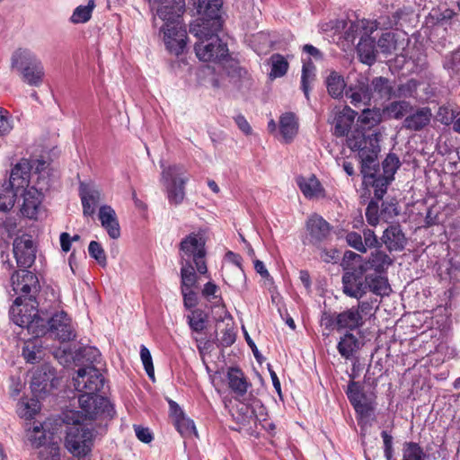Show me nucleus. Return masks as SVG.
<instances>
[{"label": "nucleus", "instance_id": "ddd939ff", "mask_svg": "<svg viewBox=\"0 0 460 460\" xmlns=\"http://www.w3.org/2000/svg\"><path fill=\"white\" fill-rule=\"evenodd\" d=\"M49 331L55 339L66 342L75 338V329L71 318L65 311L54 314L46 321V332Z\"/></svg>", "mask_w": 460, "mask_h": 460}, {"label": "nucleus", "instance_id": "de8ad7c7", "mask_svg": "<svg viewBox=\"0 0 460 460\" xmlns=\"http://www.w3.org/2000/svg\"><path fill=\"white\" fill-rule=\"evenodd\" d=\"M39 398H31L27 402H22L18 409V413L22 418L24 419H32L40 411V405L39 402Z\"/></svg>", "mask_w": 460, "mask_h": 460}, {"label": "nucleus", "instance_id": "393cba45", "mask_svg": "<svg viewBox=\"0 0 460 460\" xmlns=\"http://www.w3.org/2000/svg\"><path fill=\"white\" fill-rule=\"evenodd\" d=\"M31 166L28 161L18 163L11 172L8 187L18 191L19 189L28 186Z\"/></svg>", "mask_w": 460, "mask_h": 460}, {"label": "nucleus", "instance_id": "680f3d73", "mask_svg": "<svg viewBox=\"0 0 460 460\" xmlns=\"http://www.w3.org/2000/svg\"><path fill=\"white\" fill-rule=\"evenodd\" d=\"M140 358L148 377L155 381V369L152 356L149 349L145 345L140 346Z\"/></svg>", "mask_w": 460, "mask_h": 460}, {"label": "nucleus", "instance_id": "b1692460", "mask_svg": "<svg viewBox=\"0 0 460 460\" xmlns=\"http://www.w3.org/2000/svg\"><path fill=\"white\" fill-rule=\"evenodd\" d=\"M368 86L372 93V100L375 102L388 101L394 98V87L388 78L383 76L375 77Z\"/></svg>", "mask_w": 460, "mask_h": 460}, {"label": "nucleus", "instance_id": "a19ab883", "mask_svg": "<svg viewBox=\"0 0 460 460\" xmlns=\"http://www.w3.org/2000/svg\"><path fill=\"white\" fill-rule=\"evenodd\" d=\"M411 13V11L409 8H399L397 9L392 16L381 17L379 21H377L378 27L382 25L385 29L397 27L401 24L402 21H406L407 17Z\"/></svg>", "mask_w": 460, "mask_h": 460}, {"label": "nucleus", "instance_id": "6e6d98bb", "mask_svg": "<svg viewBox=\"0 0 460 460\" xmlns=\"http://www.w3.org/2000/svg\"><path fill=\"white\" fill-rule=\"evenodd\" d=\"M400 160L395 154H389L384 160L382 165L384 175L394 180V175L400 167Z\"/></svg>", "mask_w": 460, "mask_h": 460}, {"label": "nucleus", "instance_id": "20e7f679", "mask_svg": "<svg viewBox=\"0 0 460 460\" xmlns=\"http://www.w3.org/2000/svg\"><path fill=\"white\" fill-rule=\"evenodd\" d=\"M85 420L90 419L85 418L81 411H66L63 413V421L71 425L66 429L65 447L76 457H86L91 453L96 438V431L81 423Z\"/></svg>", "mask_w": 460, "mask_h": 460}, {"label": "nucleus", "instance_id": "cd10ccee", "mask_svg": "<svg viewBox=\"0 0 460 460\" xmlns=\"http://www.w3.org/2000/svg\"><path fill=\"white\" fill-rule=\"evenodd\" d=\"M296 183L307 199H318L324 196V190L320 181L314 175L309 178L299 176L296 178Z\"/></svg>", "mask_w": 460, "mask_h": 460}, {"label": "nucleus", "instance_id": "f3484780", "mask_svg": "<svg viewBox=\"0 0 460 460\" xmlns=\"http://www.w3.org/2000/svg\"><path fill=\"white\" fill-rule=\"evenodd\" d=\"M379 134L371 133L365 135L362 131L356 130L347 138V146L352 151H358V156L362 153L365 155L372 151H379Z\"/></svg>", "mask_w": 460, "mask_h": 460}, {"label": "nucleus", "instance_id": "0eeeda50", "mask_svg": "<svg viewBox=\"0 0 460 460\" xmlns=\"http://www.w3.org/2000/svg\"><path fill=\"white\" fill-rule=\"evenodd\" d=\"M205 244L204 231L190 233L180 243L181 262L191 261L199 274H206L208 268L205 261Z\"/></svg>", "mask_w": 460, "mask_h": 460}, {"label": "nucleus", "instance_id": "f257e3e1", "mask_svg": "<svg viewBox=\"0 0 460 460\" xmlns=\"http://www.w3.org/2000/svg\"><path fill=\"white\" fill-rule=\"evenodd\" d=\"M104 382V377L96 366L80 367L76 376L73 377L75 390L82 393L78 402L80 411L85 418L90 420L112 418L114 414L112 405L106 397L97 394L103 388Z\"/></svg>", "mask_w": 460, "mask_h": 460}, {"label": "nucleus", "instance_id": "aec40b11", "mask_svg": "<svg viewBox=\"0 0 460 460\" xmlns=\"http://www.w3.org/2000/svg\"><path fill=\"white\" fill-rule=\"evenodd\" d=\"M171 417L177 431L182 437L197 436L196 428L192 420L187 418L180 406L173 401H170Z\"/></svg>", "mask_w": 460, "mask_h": 460}, {"label": "nucleus", "instance_id": "473e14b6", "mask_svg": "<svg viewBox=\"0 0 460 460\" xmlns=\"http://www.w3.org/2000/svg\"><path fill=\"white\" fill-rule=\"evenodd\" d=\"M22 356L26 362L31 364H35L42 359L44 351L41 341L32 336L28 338L22 348Z\"/></svg>", "mask_w": 460, "mask_h": 460}, {"label": "nucleus", "instance_id": "0e129e2a", "mask_svg": "<svg viewBox=\"0 0 460 460\" xmlns=\"http://www.w3.org/2000/svg\"><path fill=\"white\" fill-rule=\"evenodd\" d=\"M366 217L369 225L376 226L379 223V205L377 201L371 200L366 209Z\"/></svg>", "mask_w": 460, "mask_h": 460}, {"label": "nucleus", "instance_id": "09e8293b", "mask_svg": "<svg viewBox=\"0 0 460 460\" xmlns=\"http://www.w3.org/2000/svg\"><path fill=\"white\" fill-rule=\"evenodd\" d=\"M17 195L15 190L8 186L0 188V211L7 212L14 206V197Z\"/></svg>", "mask_w": 460, "mask_h": 460}, {"label": "nucleus", "instance_id": "bb28decb", "mask_svg": "<svg viewBox=\"0 0 460 460\" xmlns=\"http://www.w3.org/2000/svg\"><path fill=\"white\" fill-rule=\"evenodd\" d=\"M431 117L432 113L429 108H420L404 119L402 126L409 130L420 131L430 122Z\"/></svg>", "mask_w": 460, "mask_h": 460}, {"label": "nucleus", "instance_id": "7c9ffc66", "mask_svg": "<svg viewBox=\"0 0 460 460\" xmlns=\"http://www.w3.org/2000/svg\"><path fill=\"white\" fill-rule=\"evenodd\" d=\"M378 273L366 274L367 292L369 290L377 296H387L391 291L390 285L387 279Z\"/></svg>", "mask_w": 460, "mask_h": 460}, {"label": "nucleus", "instance_id": "6ab92c4d", "mask_svg": "<svg viewBox=\"0 0 460 460\" xmlns=\"http://www.w3.org/2000/svg\"><path fill=\"white\" fill-rule=\"evenodd\" d=\"M381 242L389 252H401L407 244V238L400 225H392L384 231Z\"/></svg>", "mask_w": 460, "mask_h": 460}, {"label": "nucleus", "instance_id": "2f4dec72", "mask_svg": "<svg viewBox=\"0 0 460 460\" xmlns=\"http://www.w3.org/2000/svg\"><path fill=\"white\" fill-rule=\"evenodd\" d=\"M80 196L84 216H92L95 211V206L101 199V193L98 190L87 186H81Z\"/></svg>", "mask_w": 460, "mask_h": 460}, {"label": "nucleus", "instance_id": "ea45409f", "mask_svg": "<svg viewBox=\"0 0 460 460\" xmlns=\"http://www.w3.org/2000/svg\"><path fill=\"white\" fill-rule=\"evenodd\" d=\"M326 85L329 94L333 98L342 96L346 84L343 77L337 72H332L326 79Z\"/></svg>", "mask_w": 460, "mask_h": 460}, {"label": "nucleus", "instance_id": "1a4fd4ad", "mask_svg": "<svg viewBox=\"0 0 460 460\" xmlns=\"http://www.w3.org/2000/svg\"><path fill=\"white\" fill-rule=\"evenodd\" d=\"M361 36L357 46L359 60L368 66L376 60V40L372 34L378 29L377 21L362 20L360 22Z\"/></svg>", "mask_w": 460, "mask_h": 460}, {"label": "nucleus", "instance_id": "bf43d9fd", "mask_svg": "<svg viewBox=\"0 0 460 460\" xmlns=\"http://www.w3.org/2000/svg\"><path fill=\"white\" fill-rule=\"evenodd\" d=\"M17 223L14 217H5L0 223V236L3 240L12 238L16 231Z\"/></svg>", "mask_w": 460, "mask_h": 460}, {"label": "nucleus", "instance_id": "a211bd4d", "mask_svg": "<svg viewBox=\"0 0 460 460\" xmlns=\"http://www.w3.org/2000/svg\"><path fill=\"white\" fill-rule=\"evenodd\" d=\"M306 229L310 242L314 244H318L326 240L331 233L330 224L318 215H313L307 219Z\"/></svg>", "mask_w": 460, "mask_h": 460}, {"label": "nucleus", "instance_id": "6e6552de", "mask_svg": "<svg viewBox=\"0 0 460 460\" xmlns=\"http://www.w3.org/2000/svg\"><path fill=\"white\" fill-rule=\"evenodd\" d=\"M161 166L163 168L162 181L166 187L169 202L179 205L185 197L184 186L188 181V177L185 175L186 170L180 164H173L168 167L162 164Z\"/></svg>", "mask_w": 460, "mask_h": 460}, {"label": "nucleus", "instance_id": "4c0bfd02", "mask_svg": "<svg viewBox=\"0 0 460 460\" xmlns=\"http://www.w3.org/2000/svg\"><path fill=\"white\" fill-rule=\"evenodd\" d=\"M358 340L349 332H347L340 340L337 349L341 356L349 359L358 348Z\"/></svg>", "mask_w": 460, "mask_h": 460}, {"label": "nucleus", "instance_id": "774afa93", "mask_svg": "<svg viewBox=\"0 0 460 460\" xmlns=\"http://www.w3.org/2000/svg\"><path fill=\"white\" fill-rule=\"evenodd\" d=\"M399 214L397 202L391 200L390 202L383 201L380 209V215L392 218Z\"/></svg>", "mask_w": 460, "mask_h": 460}, {"label": "nucleus", "instance_id": "338daca9", "mask_svg": "<svg viewBox=\"0 0 460 460\" xmlns=\"http://www.w3.org/2000/svg\"><path fill=\"white\" fill-rule=\"evenodd\" d=\"M346 240L349 245L356 249L357 251L360 252H367V248L363 243L362 236L356 232H350L347 234Z\"/></svg>", "mask_w": 460, "mask_h": 460}, {"label": "nucleus", "instance_id": "2eb2a0df", "mask_svg": "<svg viewBox=\"0 0 460 460\" xmlns=\"http://www.w3.org/2000/svg\"><path fill=\"white\" fill-rule=\"evenodd\" d=\"M13 290L15 294H22V298L30 297L35 299V294L40 289L39 280L32 272L21 269L11 276Z\"/></svg>", "mask_w": 460, "mask_h": 460}, {"label": "nucleus", "instance_id": "423d86ee", "mask_svg": "<svg viewBox=\"0 0 460 460\" xmlns=\"http://www.w3.org/2000/svg\"><path fill=\"white\" fill-rule=\"evenodd\" d=\"M11 66L19 72L22 80L31 85L39 87L43 83L44 66L40 59L27 49H18L11 58Z\"/></svg>", "mask_w": 460, "mask_h": 460}, {"label": "nucleus", "instance_id": "c756f323", "mask_svg": "<svg viewBox=\"0 0 460 460\" xmlns=\"http://www.w3.org/2000/svg\"><path fill=\"white\" fill-rule=\"evenodd\" d=\"M227 379L230 389L238 396L246 394L250 384L246 380L244 374L237 367H230L227 371Z\"/></svg>", "mask_w": 460, "mask_h": 460}, {"label": "nucleus", "instance_id": "e2e57ef3", "mask_svg": "<svg viewBox=\"0 0 460 460\" xmlns=\"http://www.w3.org/2000/svg\"><path fill=\"white\" fill-rule=\"evenodd\" d=\"M88 252L90 256L95 259L100 265L105 266L107 264L105 252L98 242L91 241L88 246Z\"/></svg>", "mask_w": 460, "mask_h": 460}, {"label": "nucleus", "instance_id": "7ed1b4c3", "mask_svg": "<svg viewBox=\"0 0 460 460\" xmlns=\"http://www.w3.org/2000/svg\"><path fill=\"white\" fill-rule=\"evenodd\" d=\"M184 11V0H172V5L157 8L153 15V24L155 27L160 25L166 49L176 56L181 54L186 46L187 31L181 25Z\"/></svg>", "mask_w": 460, "mask_h": 460}, {"label": "nucleus", "instance_id": "e433bc0d", "mask_svg": "<svg viewBox=\"0 0 460 460\" xmlns=\"http://www.w3.org/2000/svg\"><path fill=\"white\" fill-rule=\"evenodd\" d=\"M75 359L82 365L86 366H96L101 364L102 358L98 349L94 347H84L80 349L76 354Z\"/></svg>", "mask_w": 460, "mask_h": 460}, {"label": "nucleus", "instance_id": "f03ea898", "mask_svg": "<svg viewBox=\"0 0 460 460\" xmlns=\"http://www.w3.org/2000/svg\"><path fill=\"white\" fill-rule=\"evenodd\" d=\"M223 26L221 14L201 15L191 24L190 32L196 37L194 50L197 58L204 62H223L228 58V48L217 33Z\"/></svg>", "mask_w": 460, "mask_h": 460}, {"label": "nucleus", "instance_id": "864d4df0", "mask_svg": "<svg viewBox=\"0 0 460 460\" xmlns=\"http://www.w3.org/2000/svg\"><path fill=\"white\" fill-rule=\"evenodd\" d=\"M190 328L195 332H201L206 328V315L201 310H194L187 316Z\"/></svg>", "mask_w": 460, "mask_h": 460}, {"label": "nucleus", "instance_id": "c9c22d12", "mask_svg": "<svg viewBox=\"0 0 460 460\" xmlns=\"http://www.w3.org/2000/svg\"><path fill=\"white\" fill-rule=\"evenodd\" d=\"M393 263V260L382 251L372 252L368 260L363 264L365 271L373 269L375 272H381Z\"/></svg>", "mask_w": 460, "mask_h": 460}, {"label": "nucleus", "instance_id": "39448f33", "mask_svg": "<svg viewBox=\"0 0 460 460\" xmlns=\"http://www.w3.org/2000/svg\"><path fill=\"white\" fill-rule=\"evenodd\" d=\"M37 307V301L31 296L16 297L10 308V318L22 329L18 334L23 335L22 339H26L27 335L39 338L46 333V321L39 315Z\"/></svg>", "mask_w": 460, "mask_h": 460}, {"label": "nucleus", "instance_id": "13d9d810", "mask_svg": "<svg viewBox=\"0 0 460 460\" xmlns=\"http://www.w3.org/2000/svg\"><path fill=\"white\" fill-rule=\"evenodd\" d=\"M288 68V61L281 55L272 56V67L270 75L273 77L283 76Z\"/></svg>", "mask_w": 460, "mask_h": 460}, {"label": "nucleus", "instance_id": "4468645a", "mask_svg": "<svg viewBox=\"0 0 460 460\" xmlns=\"http://www.w3.org/2000/svg\"><path fill=\"white\" fill-rule=\"evenodd\" d=\"M342 289L346 296L360 299L367 294L364 266L346 271L342 276Z\"/></svg>", "mask_w": 460, "mask_h": 460}, {"label": "nucleus", "instance_id": "69168bd1", "mask_svg": "<svg viewBox=\"0 0 460 460\" xmlns=\"http://www.w3.org/2000/svg\"><path fill=\"white\" fill-rule=\"evenodd\" d=\"M13 120L9 112L0 108V137L8 135L13 129Z\"/></svg>", "mask_w": 460, "mask_h": 460}, {"label": "nucleus", "instance_id": "a18cd8bd", "mask_svg": "<svg viewBox=\"0 0 460 460\" xmlns=\"http://www.w3.org/2000/svg\"><path fill=\"white\" fill-rule=\"evenodd\" d=\"M425 453L416 442H405L402 449V460H425Z\"/></svg>", "mask_w": 460, "mask_h": 460}, {"label": "nucleus", "instance_id": "dca6fc26", "mask_svg": "<svg viewBox=\"0 0 460 460\" xmlns=\"http://www.w3.org/2000/svg\"><path fill=\"white\" fill-rule=\"evenodd\" d=\"M13 250L18 267L26 270L33 264L36 258V250L32 240L29 236L16 237L13 241Z\"/></svg>", "mask_w": 460, "mask_h": 460}, {"label": "nucleus", "instance_id": "412c9836", "mask_svg": "<svg viewBox=\"0 0 460 460\" xmlns=\"http://www.w3.org/2000/svg\"><path fill=\"white\" fill-rule=\"evenodd\" d=\"M356 115L357 112L349 106H345L342 110L334 111L331 121L334 125V135L336 137L348 135Z\"/></svg>", "mask_w": 460, "mask_h": 460}, {"label": "nucleus", "instance_id": "72a5a7b5", "mask_svg": "<svg viewBox=\"0 0 460 460\" xmlns=\"http://www.w3.org/2000/svg\"><path fill=\"white\" fill-rule=\"evenodd\" d=\"M298 123L294 113H284L279 119V131L286 142L291 141L297 134Z\"/></svg>", "mask_w": 460, "mask_h": 460}, {"label": "nucleus", "instance_id": "c85d7f7f", "mask_svg": "<svg viewBox=\"0 0 460 460\" xmlns=\"http://www.w3.org/2000/svg\"><path fill=\"white\" fill-rule=\"evenodd\" d=\"M47 422H44L43 424L34 426L31 430L28 431V439L32 447L42 448L44 446H47L52 438L53 440H58L52 432L47 430Z\"/></svg>", "mask_w": 460, "mask_h": 460}, {"label": "nucleus", "instance_id": "37998d69", "mask_svg": "<svg viewBox=\"0 0 460 460\" xmlns=\"http://www.w3.org/2000/svg\"><path fill=\"white\" fill-rule=\"evenodd\" d=\"M181 289L186 288L187 289H191L196 286L198 281V277L195 272L194 266L191 261H183L181 262Z\"/></svg>", "mask_w": 460, "mask_h": 460}, {"label": "nucleus", "instance_id": "4d7b16f0", "mask_svg": "<svg viewBox=\"0 0 460 460\" xmlns=\"http://www.w3.org/2000/svg\"><path fill=\"white\" fill-rule=\"evenodd\" d=\"M260 409V414H262L264 411L263 405L260 401L256 400L253 402L252 405L250 406L248 404H242L239 408V412L243 415V421L249 422L252 419H257L256 408Z\"/></svg>", "mask_w": 460, "mask_h": 460}, {"label": "nucleus", "instance_id": "8fccbe9b", "mask_svg": "<svg viewBox=\"0 0 460 460\" xmlns=\"http://www.w3.org/2000/svg\"><path fill=\"white\" fill-rule=\"evenodd\" d=\"M94 1L90 0L87 5H79L75 8L71 17V21L74 23H83L90 20L92 12L94 8Z\"/></svg>", "mask_w": 460, "mask_h": 460}, {"label": "nucleus", "instance_id": "9d476101", "mask_svg": "<svg viewBox=\"0 0 460 460\" xmlns=\"http://www.w3.org/2000/svg\"><path fill=\"white\" fill-rule=\"evenodd\" d=\"M346 394L358 416V424L367 422L375 411L374 401L366 394L361 385L355 381L349 383Z\"/></svg>", "mask_w": 460, "mask_h": 460}, {"label": "nucleus", "instance_id": "4be33fe9", "mask_svg": "<svg viewBox=\"0 0 460 460\" xmlns=\"http://www.w3.org/2000/svg\"><path fill=\"white\" fill-rule=\"evenodd\" d=\"M99 220L102 226L106 230L111 239H118L120 236V227L115 210L108 205L99 208Z\"/></svg>", "mask_w": 460, "mask_h": 460}, {"label": "nucleus", "instance_id": "79ce46f5", "mask_svg": "<svg viewBox=\"0 0 460 460\" xmlns=\"http://www.w3.org/2000/svg\"><path fill=\"white\" fill-rule=\"evenodd\" d=\"M412 110V106L406 101H394L390 102L385 109L384 112L389 118L395 119H402L406 113Z\"/></svg>", "mask_w": 460, "mask_h": 460}, {"label": "nucleus", "instance_id": "f704fd0d", "mask_svg": "<svg viewBox=\"0 0 460 460\" xmlns=\"http://www.w3.org/2000/svg\"><path fill=\"white\" fill-rule=\"evenodd\" d=\"M379 151H372L367 154L362 153L359 156L361 161V173L364 177V182H370V179H374L377 171L378 164L376 163L377 154Z\"/></svg>", "mask_w": 460, "mask_h": 460}, {"label": "nucleus", "instance_id": "c03bdc74", "mask_svg": "<svg viewBox=\"0 0 460 460\" xmlns=\"http://www.w3.org/2000/svg\"><path fill=\"white\" fill-rule=\"evenodd\" d=\"M419 84L416 79H410L404 84H399L396 89L394 88V98L415 97Z\"/></svg>", "mask_w": 460, "mask_h": 460}, {"label": "nucleus", "instance_id": "9b49d317", "mask_svg": "<svg viewBox=\"0 0 460 460\" xmlns=\"http://www.w3.org/2000/svg\"><path fill=\"white\" fill-rule=\"evenodd\" d=\"M49 189V182L38 181L37 187L32 186L27 188L23 194V202L22 205V214L33 220H38L40 214L42 213L41 202L44 198V192Z\"/></svg>", "mask_w": 460, "mask_h": 460}, {"label": "nucleus", "instance_id": "f8f14e48", "mask_svg": "<svg viewBox=\"0 0 460 460\" xmlns=\"http://www.w3.org/2000/svg\"><path fill=\"white\" fill-rule=\"evenodd\" d=\"M59 379L56 376L55 368L49 364L40 366L34 373L31 382V388L35 397L43 396L57 388Z\"/></svg>", "mask_w": 460, "mask_h": 460}, {"label": "nucleus", "instance_id": "49530a36", "mask_svg": "<svg viewBox=\"0 0 460 460\" xmlns=\"http://www.w3.org/2000/svg\"><path fill=\"white\" fill-rule=\"evenodd\" d=\"M222 4V0H199L197 10L200 15H220Z\"/></svg>", "mask_w": 460, "mask_h": 460}, {"label": "nucleus", "instance_id": "3c124183", "mask_svg": "<svg viewBox=\"0 0 460 460\" xmlns=\"http://www.w3.org/2000/svg\"><path fill=\"white\" fill-rule=\"evenodd\" d=\"M314 66L312 61L309 59L308 61H303V68H302V75H301V88L308 99L309 96V83L314 79Z\"/></svg>", "mask_w": 460, "mask_h": 460}, {"label": "nucleus", "instance_id": "58836bf2", "mask_svg": "<svg viewBox=\"0 0 460 460\" xmlns=\"http://www.w3.org/2000/svg\"><path fill=\"white\" fill-rule=\"evenodd\" d=\"M395 33L386 31L381 35L377 41V47L381 52L385 54H392L400 49H403V43L399 42L395 37Z\"/></svg>", "mask_w": 460, "mask_h": 460}, {"label": "nucleus", "instance_id": "5fc2aeb1", "mask_svg": "<svg viewBox=\"0 0 460 460\" xmlns=\"http://www.w3.org/2000/svg\"><path fill=\"white\" fill-rule=\"evenodd\" d=\"M393 179L388 177L379 175L375 177L374 179H370V182L374 188V195L377 200L383 199L384 195L386 193L387 187Z\"/></svg>", "mask_w": 460, "mask_h": 460}, {"label": "nucleus", "instance_id": "a878e982", "mask_svg": "<svg viewBox=\"0 0 460 460\" xmlns=\"http://www.w3.org/2000/svg\"><path fill=\"white\" fill-rule=\"evenodd\" d=\"M346 96L350 100V103L355 107L369 106L372 101V93L368 84L365 82H358L354 87H350L346 92Z\"/></svg>", "mask_w": 460, "mask_h": 460}, {"label": "nucleus", "instance_id": "052dcab7", "mask_svg": "<svg viewBox=\"0 0 460 460\" xmlns=\"http://www.w3.org/2000/svg\"><path fill=\"white\" fill-rule=\"evenodd\" d=\"M443 67L450 74H458L460 72V48L445 58Z\"/></svg>", "mask_w": 460, "mask_h": 460}, {"label": "nucleus", "instance_id": "5701e85b", "mask_svg": "<svg viewBox=\"0 0 460 460\" xmlns=\"http://www.w3.org/2000/svg\"><path fill=\"white\" fill-rule=\"evenodd\" d=\"M338 331L348 330L349 332L362 327L365 323L363 315L356 307L348 308L337 314Z\"/></svg>", "mask_w": 460, "mask_h": 460}, {"label": "nucleus", "instance_id": "603ef678", "mask_svg": "<svg viewBox=\"0 0 460 460\" xmlns=\"http://www.w3.org/2000/svg\"><path fill=\"white\" fill-rule=\"evenodd\" d=\"M59 444L58 440H53L49 442L47 446L40 449L39 459L40 460H59Z\"/></svg>", "mask_w": 460, "mask_h": 460}]
</instances>
